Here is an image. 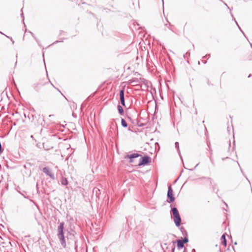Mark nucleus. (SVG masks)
<instances>
[{"instance_id":"1","label":"nucleus","mask_w":252,"mask_h":252,"mask_svg":"<svg viewBox=\"0 0 252 252\" xmlns=\"http://www.w3.org/2000/svg\"><path fill=\"white\" fill-rule=\"evenodd\" d=\"M63 229H64V222H62L60 223V225L58 227V234L57 236L59 239L60 241L61 244L63 248H65L66 247V242L65 240L64 233H63Z\"/></svg>"},{"instance_id":"2","label":"nucleus","mask_w":252,"mask_h":252,"mask_svg":"<svg viewBox=\"0 0 252 252\" xmlns=\"http://www.w3.org/2000/svg\"><path fill=\"white\" fill-rule=\"evenodd\" d=\"M167 197V202L168 203L173 202L175 200V197L173 195V190L170 185L168 187Z\"/></svg>"},{"instance_id":"3","label":"nucleus","mask_w":252,"mask_h":252,"mask_svg":"<svg viewBox=\"0 0 252 252\" xmlns=\"http://www.w3.org/2000/svg\"><path fill=\"white\" fill-rule=\"evenodd\" d=\"M151 162V158L148 156L142 157L140 159L138 165L140 166L142 165H145L149 164Z\"/></svg>"},{"instance_id":"4","label":"nucleus","mask_w":252,"mask_h":252,"mask_svg":"<svg viewBox=\"0 0 252 252\" xmlns=\"http://www.w3.org/2000/svg\"><path fill=\"white\" fill-rule=\"evenodd\" d=\"M43 172L47 176H49L52 180H55V176L51 171L47 167L43 168Z\"/></svg>"},{"instance_id":"5","label":"nucleus","mask_w":252,"mask_h":252,"mask_svg":"<svg viewBox=\"0 0 252 252\" xmlns=\"http://www.w3.org/2000/svg\"><path fill=\"white\" fill-rule=\"evenodd\" d=\"M120 99L121 104L125 107V90L124 89H122L120 91Z\"/></svg>"},{"instance_id":"6","label":"nucleus","mask_w":252,"mask_h":252,"mask_svg":"<svg viewBox=\"0 0 252 252\" xmlns=\"http://www.w3.org/2000/svg\"><path fill=\"white\" fill-rule=\"evenodd\" d=\"M140 156H141V155L139 154H138V153H133V154H130V155H127L126 156V158H129V159H130L129 160V162H132L133 161L132 159L133 158H138V157H139Z\"/></svg>"},{"instance_id":"7","label":"nucleus","mask_w":252,"mask_h":252,"mask_svg":"<svg viewBox=\"0 0 252 252\" xmlns=\"http://www.w3.org/2000/svg\"><path fill=\"white\" fill-rule=\"evenodd\" d=\"M174 221L176 226L179 227L181 224V218L180 216H175L173 217Z\"/></svg>"},{"instance_id":"8","label":"nucleus","mask_w":252,"mask_h":252,"mask_svg":"<svg viewBox=\"0 0 252 252\" xmlns=\"http://www.w3.org/2000/svg\"><path fill=\"white\" fill-rule=\"evenodd\" d=\"M177 243V248L179 249V250H180L182 248H184V244L183 243V242L181 241V239H178L176 240V242Z\"/></svg>"},{"instance_id":"9","label":"nucleus","mask_w":252,"mask_h":252,"mask_svg":"<svg viewBox=\"0 0 252 252\" xmlns=\"http://www.w3.org/2000/svg\"><path fill=\"white\" fill-rule=\"evenodd\" d=\"M171 212L173 214V217L180 215L179 211L177 208L173 207L171 208Z\"/></svg>"},{"instance_id":"10","label":"nucleus","mask_w":252,"mask_h":252,"mask_svg":"<svg viewBox=\"0 0 252 252\" xmlns=\"http://www.w3.org/2000/svg\"><path fill=\"white\" fill-rule=\"evenodd\" d=\"M42 86H43V84H42L41 83H38L37 84H33V88L36 91L38 92L40 90L41 87Z\"/></svg>"},{"instance_id":"11","label":"nucleus","mask_w":252,"mask_h":252,"mask_svg":"<svg viewBox=\"0 0 252 252\" xmlns=\"http://www.w3.org/2000/svg\"><path fill=\"white\" fill-rule=\"evenodd\" d=\"M129 83L133 84V86H137V85H138L139 82V80L138 79L134 78V79H131L129 80Z\"/></svg>"},{"instance_id":"12","label":"nucleus","mask_w":252,"mask_h":252,"mask_svg":"<svg viewBox=\"0 0 252 252\" xmlns=\"http://www.w3.org/2000/svg\"><path fill=\"white\" fill-rule=\"evenodd\" d=\"M221 244L224 246H226V245H227V241H226V238H225V235L224 234H223L221 236Z\"/></svg>"},{"instance_id":"13","label":"nucleus","mask_w":252,"mask_h":252,"mask_svg":"<svg viewBox=\"0 0 252 252\" xmlns=\"http://www.w3.org/2000/svg\"><path fill=\"white\" fill-rule=\"evenodd\" d=\"M173 244H170L168 247H166V249H170L171 248L172 252H174V250L175 249V241L172 242Z\"/></svg>"},{"instance_id":"14","label":"nucleus","mask_w":252,"mask_h":252,"mask_svg":"<svg viewBox=\"0 0 252 252\" xmlns=\"http://www.w3.org/2000/svg\"><path fill=\"white\" fill-rule=\"evenodd\" d=\"M117 108H118V110L119 114L121 115H123L124 113V109H123L122 106H121L120 105H118L117 106Z\"/></svg>"},{"instance_id":"15","label":"nucleus","mask_w":252,"mask_h":252,"mask_svg":"<svg viewBox=\"0 0 252 252\" xmlns=\"http://www.w3.org/2000/svg\"><path fill=\"white\" fill-rule=\"evenodd\" d=\"M61 184L63 186H66L68 184V181L66 178L62 177L61 181Z\"/></svg>"},{"instance_id":"16","label":"nucleus","mask_w":252,"mask_h":252,"mask_svg":"<svg viewBox=\"0 0 252 252\" xmlns=\"http://www.w3.org/2000/svg\"><path fill=\"white\" fill-rule=\"evenodd\" d=\"M121 125H122V126L124 127H126L127 126V124L126 121L123 118H122L121 120Z\"/></svg>"},{"instance_id":"17","label":"nucleus","mask_w":252,"mask_h":252,"mask_svg":"<svg viewBox=\"0 0 252 252\" xmlns=\"http://www.w3.org/2000/svg\"><path fill=\"white\" fill-rule=\"evenodd\" d=\"M181 240L184 244H186L189 242V239L187 237H185L184 238H182Z\"/></svg>"},{"instance_id":"18","label":"nucleus","mask_w":252,"mask_h":252,"mask_svg":"<svg viewBox=\"0 0 252 252\" xmlns=\"http://www.w3.org/2000/svg\"><path fill=\"white\" fill-rule=\"evenodd\" d=\"M175 148L178 150V153L180 154V151L179 149V144L178 142H176L175 143Z\"/></svg>"},{"instance_id":"19","label":"nucleus","mask_w":252,"mask_h":252,"mask_svg":"<svg viewBox=\"0 0 252 252\" xmlns=\"http://www.w3.org/2000/svg\"><path fill=\"white\" fill-rule=\"evenodd\" d=\"M231 14V16L233 17V19H234V20L235 21V23H236V25H237V26L238 27V28H239V30H240L242 32H242V31L241 30V29L240 27H239V26L238 25V23H237V22L236 20H235V19L234 18L233 14Z\"/></svg>"},{"instance_id":"20","label":"nucleus","mask_w":252,"mask_h":252,"mask_svg":"<svg viewBox=\"0 0 252 252\" xmlns=\"http://www.w3.org/2000/svg\"><path fill=\"white\" fill-rule=\"evenodd\" d=\"M5 36L7 38H9V39L11 40V41H12V44H14V41L12 39V37H10V36H7V35H5Z\"/></svg>"},{"instance_id":"21","label":"nucleus","mask_w":252,"mask_h":252,"mask_svg":"<svg viewBox=\"0 0 252 252\" xmlns=\"http://www.w3.org/2000/svg\"><path fill=\"white\" fill-rule=\"evenodd\" d=\"M30 33H31L32 36L34 38V39L36 40L37 42H38V40H37V39H36V38L34 36V34L32 32H30Z\"/></svg>"},{"instance_id":"22","label":"nucleus","mask_w":252,"mask_h":252,"mask_svg":"<svg viewBox=\"0 0 252 252\" xmlns=\"http://www.w3.org/2000/svg\"><path fill=\"white\" fill-rule=\"evenodd\" d=\"M210 54H209V55H205V56H204V57H203V59H207V57L209 58V57H210Z\"/></svg>"},{"instance_id":"23","label":"nucleus","mask_w":252,"mask_h":252,"mask_svg":"<svg viewBox=\"0 0 252 252\" xmlns=\"http://www.w3.org/2000/svg\"><path fill=\"white\" fill-rule=\"evenodd\" d=\"M2 152L1 143H0V154Z\"/></svg>"},{"instance_id":"24","label":"nucleus","mask_w":252,"mask_h":252,"mask_svg":"<svg viewBox=\"0 0 252 252\" xmlns=\"http://www.w3.org/2000/svg\"><path fill=\"white\" fill-rule=\"evenodd\" d=\"M21 16L23 17V21H24V16H23V12L21 13Z\"/></svg>"},{"instance_id":"25","label":"nucleus","mask_w":252,"mask_h":252,"mask_svg":"<svg viewBox=\"0 0 252 252\" xmlns=\"http://www.w3.org/2000/svg\"><path fill=\"white\" fill-rule=\"evenodd\" d=\"M191 252H196L195 249H192Z\"/></svg>"},{"instance_id":"26","label":"nucleus","mask_w":252,"mask_h":252,"mask_svg":"<svg viewBox=\"0 0 252 252\" xmlns=\"http://www.w3.org/2000/svg\"><path fill=\"white\" fill-rule=\"evenodd\" d=\"M140 80H141L142 81H143L144 80V78H140Z\"/></svg>"},{"instance_id":"27","label":"nucleus","mask_w":252,"mask_h":252,"mask_svg":"<svg viewBox=\"0 0 252 252\" xmlns=\"http://www.w3.org/2000/svg\"><path fill=\"white\" fill-rule=\"evenodd\" d=\"M53 116H54V115H50L49 116V117H53Z\"/></svg>"},{"instance_id":"28","label":"nucleus","mask_w":252,"mask_h":252,"mask_svg":"<svg viewBox=\"0 0 252 252\" xmlns=\"http://www.w3.org/2000/svg\"><path fill=\"white\" fill-rule=\"evenodd\" d=\"M202 62H203L204 63H207V62H206V61H204H204H203V60H202Z\"/></svg>"},{"instance_id":"29","label":"nucleus","mask_w":252,"mask_h":252,"mask_svg":"<svg viewBox=\"0 0 252 252\" xmlns=\"http://www.w3.org/2000/svg\"><path fill=\"white\" fill-rule=\"evenodd\" d=\"M0 33L1 34H2L4 35H5V34H4V33H2V32H0Z\"/></svg>"},{"instance_id":"30","label":"nucleus","mask_w":252,"mask_h":252,"mask_svg":"<svg viewBox=\"0 0 252 252\" xmlns=\"http://www.w3.org/2000/svg\"><path fill=\"white\" fill-rule=\"evenodd\" d=\"M51 84L52 85V86H53L54 88H55V86H54V85L52 83H51Z\"/></svg>"},{"instance_id":"31","label":"nucleus","mask_w":252,"mask_h":252,"mask_svg":"<svg viewBox=\"0 0 252 252\" xmlns=\"http://www.w3.org/2000/svg\"><path fill=\"white\" fill-rule=\"evenodd\" d=\"M187 249L185 248L184 252H185L186 251Z\"/></svg>"},{"instance_id":"32","label":"nucleus","mask_w":252,"mask_h":252,"mask_svg":"<svg viewBox=\"0 0 252 252\" xmlns=\"http://www.w3.org/2000/svg\"><path fill=\"white\" fill-rule=\"evenodd\" d=\"M251 75H252L251 74H250V75H249L248 77L249 78V77H251Z\"/></svg>"},{"instance_id":"33","label":"nucleus","mask_w":252,"mask_h":252,"mask_svg":"<svg viewBox=\"0 0 252 252\" xmlns=\"http://www.w3.org/2000/svg\"><path fill=\"white\" fill-rule=\"evenodd\" d=\"M57 90H58V92H60L61 93V94L63 95L62 93L60 91V90L58 89H57Z\"/></svg>"},{"instance_id":"34","label":"nucleus","mask_w":252,"mask_h":252,"mask_svg":"<svg viewBox=\"0 0 252 252\" xmlns=\"http://www.w3.org/2000/svg\"><path fill=\"white\" fill-rule=\"evenodd\" d=\"M57 42H58V41H56V42H54V43H57Z\"/></svg>"},{"instance_id":"35","label":"nucleus","mask_w":252,"mask_h":252,"mask_svg":"<svg viewBox=\"0 0 252 252\" xmlns=\"http://www.w3.org/2000/svg\"><path fill=\"white\" fill-rule=\"evenodd\" d=\"M225 5H226V6H227V7H228V8H229V7L227 5V4H225Z\"/></svg>"},{"instance_id":"36","label":"nucleus","mask_w":252,"mask_h":252,"mask_svg":"<svg viewBox=\"0 0 252 252\" xmlns=\"http://www.w3.org/2000/svg\"><path fill=\"white\" fill-rule=\"evenodd\" d=\"M19 193H21L22 195H23V194H22V193H21L20 192V191H19Z\"/></svg>"},{"instance_id":"37","label":"nucleus","mask_w":252,"mask_h":252,"mask_svg":"<svg viewBox=\"0 0 252 252\" xmlns=\"http://www.w3.org/2000/svg\"><path fill=\"white\" fill-rule=\"evenodd\" d=\"M23 195L24 196V198H26V197L25 195H24L23 194Z\"/></svg>"},{"instance_id":"38","label":"nucleus","mask_w":252,"mask_h":252,"mask_svg":"<svg viewBox=\"0 0 252 252\" xmlns=\"http://www.w3.org/2000/svg\"><path fill=\"white\" fill-rule=\"evenodd\" d=\"M165 25L166 26H167L168 24H165Z\"/></svg>"},{"instance_id":"39","label":"nucleus","mask_w":252,"mask_h":252,"mask_svg":"<svg viewBox=\"0 0 252 252\" xmlns=\"http://www.w3.org/2000/svg\"><path fill=\"white\" fill-rule=\"evenodd\" d=\"M164 245H167V244H166V243H164Z\"/></svg>"}]
</instances>
